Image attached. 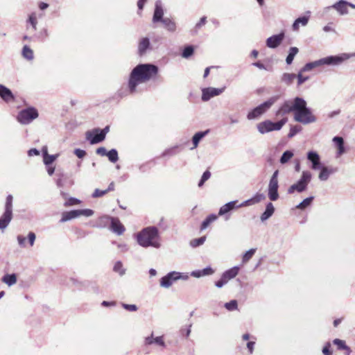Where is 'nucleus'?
Listing matches in <instances>:
<instances>
[{
	"label": "nucleus",
	"instance_id": "47",
	"mask_svg": "<svg viewBox=\"0 0 355 355\" xmlns=\"http://www.w3.org/2000/svg\"><path fill=\"white\" fill-rule=\"evenodd\" d=\"M193 51H194V49L192 46H187L184 49L182 53V56L184 58H188L191 55H193Z\"/></svg>",
	"mask_w": 355,
	"mask_h": 355
},
{
	"label": "nucleus",
	"instance_id": "21",
	"mask_svg": "<svg viewBox=\"0 0 355 355\" xmlns=\"http://www.w3.org/2000/svg\"><path fill=\"white\" fill-rule=\"evenodd\" d=\"M150 49V42L148 37H145L139 40L138 44V52L140 55L145 54L147 51Z\"/></svg>",
	"mask_w": 355,
	"mask_h": 355
},
{
	"label": "nucleus",
	"instance_id": "5",
	"mask_svg": "<svg viewBox=\"0 0 355 355\" xmlns=\"http://www.w3.org/2000/svg\"><path fill=\"white\" fill-rule=\"evenodd\" d=\"M311 173L309 171H304L302 173L301 178L300 180L295 183L292 184L288 189V193L292 194L295 191L298 193H302L306 190L308 184L311 180Z\"/></svg>",
	"mask_w": 355,
	"mask_h": 355
},
{
	"label": "nucleus",
	"instance_id": "39",
	"mask_svg": "<svg viewBox=\"0 0 355 355\" xmlns=\"http://www.w3.org/2000/svg\"><path fill=\"white\" fill-rule=\"evenodd\" d=\"M22 55L28 60H32L34 58L33 50L26 45L23 47Z\"/></svg>",
	"mask_w": 355,
	"mask_h": 355
},
{
	"label": "nucleus",
	"instance_id": "38",
	"mask_svg": "<svg viewBox=\"0 0 355 355\" xmlns=\"http://www.w3.org/2000/svg\"><path fill=\"white\" fill-rule=\"evenodd\" d=\"M298 49L297 47H291L289 49L288 55L286 57V62L288 64H291L298 53Z\"/></svg>",
	"mask_w": 355,
	"mask_h": 355
},
{
	"label": "nucleus",
	"instance_id": "29",
	"mask_svg": "<svg viewBox=\"0 0 355 355\" xmlns=\"http://www.w3.org/2000/svg\"><path fill=\"white\" fill-rule=\"evenodd\" d=\"M239 271V268L238 266H234V267L225 271L222 274L221 277L228 282L230 279L234 278L238 275Z\"/></svg>",
	"mask_w": 355,
	"mask_h": 355
},
{
	"label": "nucleus",
	"instance_id": "10",
	"mask_svg": "<svg viewBox=\"0 0 355 355\" xmlns=\"http://www.w3.org/2000/svg\"><path fill=\"white\" fill-rule=\"evenodd\" d=\"M225 88L207 87L202 89V101H208L211 98L217 96L222 94Z\"/></svg>",
	"mask_w": 355,
	"mask_h": 355
},
{
	"label": "nucleus",
	"instance_id": "59",
	"mask_svg": "<svg viewBox=\"0 0 355 355\" xmlns=\"http://www.w3.org/2000/svg\"><path fill=\"white\" fill-rule=\"evenodd\" d=\"M122 306L125 309L129 311H136L137 310V307L135 304H123Z\"/></svg>",
	"mask_w": 355,
	"mask_h": 355
},
{
	"label": "nucleus",
	"instance_id": "4",
	"mask_svg": "<svg viewBox=\"0 0 355 355\" xmlns=\"http://www.w3.org/2000/svg\"><path fill=\"white\" fill-rule=\"evenodd\" d=\"M351 55L347 53H342L338 55H330L318 60L306 63L300 70L303 72L310 71L314 68L322 66H338L344 61L350 58Z\"/></svg>",
	"mask_w": 355,
	"mask_h": 355
},
{
	"label": "nucleus",
	"instance_id": "16",
	"mask_svg": "<svg viewBox=\"0 0 355 355\" xmlns=\"http://www.w3.org/2000/svg\"><path fill=\"white\" fill-rule=\"evenodd\" d=\"M278 182L270 181L268 189V196L270 200L275 201L279 198Z\"/></svg>",
	"mask_w": 355,
	"mask_h": 355
},
{
	"label": "nucleus",
	"instance_id": "60",
	"mask_svg": "<svg viewBox=\"0 0 355 355\" xmlns=\"http://www.w3.org/2000/svg\"><path fill=\"white\" fill-rule=\"evenodd\" d=\"M74 154L78 157V158H83L85 156L86 152L81 149H76L74 150Z\"/></svg>",
	"mask_w": 355,
	"mask_h": 355
},
{
	"label": "nucleus",
	"instance_id": "34",
	"mask_svg": "<svg viewBox=\"0 0 355 355\" xmlns=\"http://www.w3.org/2000/svg\"><path fill=\"white\" fill-rule=\"evenodd\" d=\"M218 218V216L216 214H210L209 215L202 223L200 230H205L211 223L216 220Z\"/></svg>",
	"mask_w": 355,
	"mask_h": 355
},
{
	"label": "nucleus",
	"instance_id": "14",
	"mask_svg": "<svg viewBox=\"0 0 355 355\" xmlns=\"http://www.w3.org/2000/svg\"><path fill=\"white\" fill-rule=\"evenodd\" d=\"M284 38V33H281L277 35H274L266 40V46L268 48L275 49L283 41Z\"/></svg>",
	"mask_w": 355,
	"mask_h": 355
},
{
	"label": "nucleus",
	"instance_id": "61",
	"mask_svg": "<svg viewBox=\"0 0 355 355\" xmlns=\"http://www.w3.org/2000/svg\"><path fill=\"white\" fill-rule=\"evenodd\" d=\"M227 283V282L226 280H225L222 277L221 278L215 282V286L217 287V288H222L224 285H225Z\"/></svg>",
	"mask_w": 355,
	"mask_h": 355
},
{
	"label": "nucleus",
	"instance_id": "51",
	"mask_svg": "<svg viewBox=\"0 0 355 355\" xmlns=\"http://www.w3.org/2000/svg\"><path fill=\"white\" fill-rule=\"evenodd\" d=\"M301 131V127L299 125H294L292 126L290 129L289 133L288 135V137L289 138H291L294 137L297 133Z\"/></svg>",
	"mask_w": 355,
	"mask_h": 355
},
{
	"label": "nucleus",
	"instance_id": "54",
	"mask_svg": "<svg viewBox=\"0 0 355 355\" xmlns=\"http://www.w3.org/2000/svg\"><path fill=\"white\" fill-rule=\"evenodd\" d=\"M174 274L176 275H175L176 281H178L179 279L187 280L189 277L188 273H181L179 272L174 271Z\"/></svg>",
	"mask_w": 355,
	"mask_h": 355
},
{
	"label": "nucleus",
	"instance_id": "13",
	"mask_svg": "<svg viewBox=\"0 0 355 355\" xmlns=\"http://www.w3.org/2000/svg\"><path fill=\"white\" fill-rule=\"evenodd\" d=\"M164 8L162 5V2L160 1H157L155 5V10L153 17V22L157 23L162 22L165 17H164Z\"/></svg>",
	"mask_w": 355,
	"mask_h": 355
},
{
	"label": "nucleus",
	"instance_id": "37",
	"mask_svg": "<svg viewBox=\"0 0 355 355\" xmlns=\"http://www.w3.org/2000/svg\"><path fill=\"white\" fill-rule=\"evenodd\" d=\"M296 78V75L295 73H284L282 76V81L285 84L289 85L292 84L294 79Z\"/></svg>",
	"mask_w": 355,
	"mask_h": 355
},
{
	"label": "nucleus",
	"instance_id": "3",
	"mask_svg": "<svg viewBox=\"0 0 355 355\" xmlns=\"http://www.w3.org/2000/svg\"><path fill=\"white\" fill-rule=\"evenodd\" d=\"M135 236L138 244L144 248H159L161 246L158 230L155 227H146L138 232Z\"/></svg>",
	"mask_w": 355,
	"mask_h": 355
},
{
	"label": "nucleus",
	"instance_id": "62",
	"mask_svg": "<svg viewBox=\"0 0 355 355\" xmlns=\"http://www.w3.org/2000/svg\"><path fill=\"white\" fill-rule=\"evenodd\" d=\"M207 22V17H202L200 21L196 24V28H200L202 26H204Z\"/></svg>",
	"mask_w": 355,
	"mask_h": 355
},
{
	"label": "nucleus",
	"instance_id": "41",
	"mask_svg": "<svg viewBox=\"0 0 355 355\" xmlns=\"http://www.w3.org/2000/svg\"><path fill=\"white\" fill-rule=\"evenodd\" d=\"M107 156L109 160L112 163L116 162L119 159L118 152L116 149H112L108 151Z\"/></svg>",
	"mask_w": 355,
	"mask_h": 355
},
{
	"label": "nucleus",
	"instance_id": "6",
	"mask_svg": "<svg viewBox=\"0 0 355 355\" xmlns=\"http://www.w3.org/2000/svg\"><path fill=\"white\" fill-rule=\"evenodd\" d=\"M278 98L279 97L277 96H272L268 101L254 108L252 110L248 112L247 115L248 119L253 120L261 116L270 108V107L278 100Z\"/></svg>",
	"mask_w": 355,
	"mask_h": 355
},
{
	"label": "nucleus",
	"instance_id": "24",
	"mask_svg": "<svg viewBox=\"0 0 355 355\" xmlns=\"http://www.w3.org/2000/svg\"><path fill=\"white\" fill-rule=\"evenodd\" d=\"M12 211L6 210L0 218V230H3L9 225L12 220Z\"/></svg>",
	"mask_w": 355,
	"mask_h": 355
},
{
	"label": "nucleus",
	"instance_id": "40",
	"mask_svg": "<svg viewBox=\"0 0 355 355\" xmlns=\"http://www.w3.org/2000/svg\"><path fill=\"white\" fill-rule=\"evenodd\" d=\"M313 200V196L306 198L304 200H303L299 205H297L296 206V208L303 210L311 204Z\"/></svg>",
	"mask_w": 355,
	"mask_h": 355
},
{
	"label": "nucleus",
	"instance_id": "32",
	"mask_svg": "<svg viewBox=\"0 0 355 355\" xmlns=\"http://www.w3.org/2000/svg\"><path fill=\"white\" fill-rule=\"evenodd\" d=\"M209 132V130H205V131H203V132H196L193 138H192V142H193V146L191 148V149H194V148H196L198 146V144L199 142L200 141V140L204 137H205Z\"/></svg>",
	"mask_w": 355,
	"mask_h": 355
},
{
	"label": "nucleus",
	"instance_id": "48",
	"mask_svg": "<svg viewBox=\"0 0 355 355\" xmlns=\"http://www.w3.org/2000/svg\"><path fill=\"white\" fill-rule=\"evenodd\" d=\"M28 22L31 24L35 31L37 30V21L35 12H33L29 15Z\"/></svg>",
	"mask_w": 355,
	"mask_h": 355
},
{
	"label": "nucleus",
	"instance_id": "36",
	"mask_svg": "<svg viewBox=\"0 0 355 355\" xmlns=\"http://www.w3.org/2000/svg\"><path fill=\"white\" fill-rule=\"evenodd\" d=\"M333 343L338 347V349L346 350L347 352L346 355H349L351 353L350 348L345 344L344 340L336 338L333 340Z\"/></svg>",
	"mask_w": 355,
	"mask_h": 355
},
{
	"label": "nucleus",
	"instance_id": "25",
	"mask_svg": "<svg viewBox=\"0 0 355 355\" xmlns=\"http://www.w3.org/2000/svg\"><path fill=\"white\" fill-rule=\"evenodd\" d=\"M214 273V270L208 266L202 270H193L191 272V275L196 278H200L205 276H209Z\"/></svg>",
	"mask_w": 355,
	"mask_h": 355
},
{
	"label": "nucleus",
	"instance_id": "42",
	"mask_svg": "<svg viewBox=\"0 0 355 355\" xmlns=\"http://www.w3.org/2000/svg\"><path fill=\"white\" fill-rule=\"evenodd\" d=\"M206 240V236H202L198 239H193L190 241V245L193 248L198 247L202 245Z\"/></svg>",
	"mask_w": 355,
	"mask_h": 355
},
{
	"label": "nucleus",
	"instance_id": "30",
	"mask_svg": "<svg viewBox=\"0 0 355 355\" xmlns=\"http://www.w3.org/2000/svg\"><path fill=\"white\" fill-rule=\"evenodd\" d=\"M275 211V207L271 202H268L266 206V210L261 216V220L265 221L270 218Z\"/></svg>",
	"mask_w": 355,
	"mask_h": 355
},
{
	"label": "nucleus",
	"instance_id": "63",
	"mask_svg": "<svg viewBox=\"0 0 355 355\" xmlns=\"http://www.w3.org/2000/svg\"><path fill=\"white\" fill-rule=\"evenodd\" d=\"M96 153L101 156H107V152L104 147H100L96 149Z\"/></svg>",
	"mask_w": 355,
	"mask_h": 355
},
{
	"label": "nucleus",
	"instance_id": "58",
	"mask_svg": "<svg viewBox=\"0 0 355 355\" xmlns=\"http://www.w3.org/2000/svg\"><path fill=\"white\" fill-rule=\"evenodd\" d=\"M331 344L330 343H327L324 347L322 349V353L324 355H331V352L330 350Z\"/></svg>",
	"mask_w": 355,
	"mask_h": 355
},
{
	"label": "nucleus",
	"instance_id": "56",
	"mask_svg": "<svg viewBox=\"0 0 355 355\" xmlns=\"http://www.w3.org/2000/svg\"><path fill=\"white\" fill-rule=\"evenodd\" d=\"M107 193V190H100L98 189H95L92 194L93 198H99Z\"/></svg>",
	"mask_w": 355,
	"mask_h": 355
},
{
	"label": "nucleus",
	"instance_id": "2",
	"mask_svg": "<svg viewBox=\"0 0 355 355\" xmlns=\"http://www.w3.org/2000/svg\"><path fill=\"white\" fill-rule=\"evenodd\" d=\"M158 70V67L153 64H139L137 65L132 70L130 75L128 81L130 92L131 94L135 93L138 85L146 83L156 76Z\"/></svg>",
	"mask_w": 355,
	"mask_h": 355
},
{
	"label": "nucleus",
	"instance_id": "23",
	"mask_svg": "<svg viewBox=\"0 0 355 355\" xmlns=\"http://www.w3.org/2000/svg\"><path fill=\"white\" fill-rule=\"evenodd\" d=\"M347 1L340 0L334 3L331 7L334 8L340 15H345L348 14Z\"/></svg>",
	"mask_w": 355,
	"mask_h": 355
},
{
	"label": "nucleus",
	"instance_id": "1",
	"mask_svg": "<svg viewBox=\"0 0 355 355\" xmlns=\"http://www.w3.org/2000/svg\"><path fill=\"white\" fill-rule=\"evenodd\" d=\"M293 112L294 120L297 122L306 125L316 121L310 108L307 107L306 101L301 97H295L284 101L276 112V116H284Z\"/></svg>",
	"mask_w": 355,
	"mask_h": 355
},
{
	"label": "nucleus",
	"instance_id": "49",
	"mask_svg": "<svg viewBox=\"0 0 355 355\" xmlns=\"http://www.w3.org/2000/svg\"><path fill=\"white\" fill-rule=\"evenodd\" d=\"M304 72L300 70L297 75H296V78L297 79V85L300 86L302 85L304 82L309 80V76H304L302 75Z\"/></svg>",
	"mask_w": 355,
	"mask_h": 355
},
{
	"label": "nucleus",
	"instance_id": "17",
	"mask_svg": "<svg viewBox=\"0 0 355 355\" xmlns=\"http://www.w3.org/2000/svg\"><path fill=\"white\" fill-rule=\"evenodd\" d=\"M266 198V196L263 193H256L252 198L243 201L240 205H238L237 207L240 208L242 207L250 206L263 200Z\"/></svg>",
	"mask_w": 355,
	"mask_h": 355
},
{
	"label": "nucleus",
	"instance_id": "43",
	"mask_svg": "<svg viewBox=\"0 0 355 355\" xmlns=\"http://www.w3.org/2000/svg\"><path fill=\"white\" fill-rule=\"evenodd\" d=\"M293 156V153L291 150L285 151L280 158L281 164H286L288 162L290 159H291Z\"/></svg>",
	"mask_w": 355,
	"mask_h": 355
},
{
	"label": "nucleus",
	"instance_id": "11",
	"mask_svg": "<svg viewBox=\"0 0 355 355\" xmlns=\"http://www.w3.org/2000/svg\"><path fill=\"white\" fill-rule=\"evenodd\" d=\"M237 202H238L237 200H234V201L229 202L225 204L224 205H223L218 211V216H224L225 220H229L230 218V215L229 214V212H230L232 210H233L235 208H238L237 207L238 205H236Z\"/></svg>",
	"mask_w": 355,
	"mask_h": 355
},
{
	"label": "nucleus",
	"instance_id": "45",
	"mask_svg": "<svg viewBox=\"0 0 355 355\" xmlns=\"http://www.w3.org/2000/svg\"><path fill=\"white\" fill-rule=\"evenodd\" d=\"M59 157V154L55 155H49L46 157H44L43 159L44 164L46 166H49L58 157Z\"/></svg>",
	"mask_w": 355,
	"mask_h": 355
},
{
	"label": "nucleus",
	"instance_id": "27",
	"mask_svg": "<svg viewBox=\"0 0 355 355\" xmlns=\"http://www.w3.org/2000/svg\"><path fill=\"white\" fill-rule=\"evenodd\" d=\"M161 23H162L164 28L168 32L174 33L177 29L175 21L169 17H165Z\"/></svg>",
	"mask_w": 355,
	"mask_h": 355
},
{
	"label": "nucleus",
	"instance_id": "33",
	"mask_svg": "<svg viewBox=\"0 0 355 355\" xmlns=\"http://www.w3.org/2000/svg\"><path fill=\"white\" fill-rule=\"evenodd\" d=\"M309 16H302L295 19L293 24V31H298L300 25L305 26L309 21Z\"/></svg>",
	"mask_w": 355,
	"mask_h": 355
},
{
	"label": "nucleus",
	"instance_id": "7",
	"mask_svg": "<svg viewBox=\"0 0 355 355\" xmlns=\"http://www.w3.org/2000/svg\"><path fill=\"white\" fill-rule=\"evenodd\" d=\"M287 122V119L284 118L277 122H272L270 120H266L257 124V130L259 133L263 135L274 130H279Z\"/></svg>",
	"mask_w": 355,
	"mask_h": 355
},
{
	"label": "nucleus",
	"instance_id": "8",
	"mask_svg": "<svg viewBox=\"0 0 355 355\" xmlns=\"http://www.w3.org/2000/svg\"><path fill=\"white\" fill-rule=\"evenodd\" d=\"M38 117L37 110L33 107L21 110L17 115V121L24 125L29 124Z\"/></svg>",
	"mask_w": 355,
	"mask_h": 355
},
{
	"label": "nucleus",
	"instance_id": "53",
	"mask_svg": "<svg viewBox=\"0 0 355 355\" xmlns=\"http://www.w3.org/2000/svg\"><path fill=\"white\" fill-rule=\"evenodd\" d=\"M79 216H85L87 217L92 216L94 214V211L89 209H78Z\"/></svg>",
	"mask_w": 355,
	"mask_h": 355
},
{
	"label": "nucleus",
	"instance_id": "22",
	"mask_svg": "<svg viewBox=\"0 0 355 355\" xmlns=\"http://www.w3.org/2000/svg\"><path fill=\"white\" fill-rule=\"evenodd\" d=\"M0 97L7 103L12 101L15 99L11 90L1 84H0Z\"/></svg>",
	"mask_w": 355,
	"mask_h": 355
},
{
	"label": "nucleus",
	"instance_id": "64",
	"mask_svg": "<svg viewBox=\"0 0 355 355\" xmlns=\"http://www.w3.org/2000/svg\"><path fill=\"white\" fill-rule=\"evenodd\" d=\"M117 247L121 252H125L128 250V246L125 243H119L117 245Z\"/></svg>",
	"mask_w": 355,
	"mask_h": 355
},
{
	"label": "nucleus",
	"instance_id": "57",
	"mask_svg": "<svg viewBox=\"0 0 355 355\" xmlns=\"http://www.w3.org/2000/svg\"><path fill=\"white\" fill-rule=\"evenodd\" d=\"M230 124H236L239 122V116L235 114H230L228 116Z\"/></svg>",
	"mask_w": 355,
	"mask_h": 355
},
{
	"label": "nucleus",
	"instance_id": "28",
	"mask_svg": "<svg viewBox=\"0 0 355 355\" xmlns=\"http://www.w3.org/2000/svg\"><path fill=\"white\" fill-rule=\"evenodd\" d=\"M153 343L162 347L165 346V343L164 341L163 337L158 336L156 338H153V334L152 333L150 336L146 337L145 338V345H150Z\"/></svg>",
	"mask_w": 355,
	"mask_h": 355
},
{
	"label": "nucleus",
	"instance_id": "35",
	"mask_svg": "<svg viewBox=\"0 0 355 355\" xmlns=\"http://www.w3.org/2000/svg\"><path fill=\"white\" fill-rule=\"evenodd\" d=\"M2 282L7 284L8 286H11L16 284L17 276L15 274H8L3 277Z\"/></svg>",
	"mask_w": 355,
	"mask_h": 355
},
{
	"label": "nucleus",
	"instance_id": "12",
	"mask_svg": "<svg viewBox=\"0 0 355 355\" xmlns=\"http://www.w3.org/2000/svg\"><path fill=\"white\" fill-rule=\"evenodd\" d=\"M27 239H28V242L30 246L31 247L33 246L35 239H36L35 234L33 232H30L28 234ZM17 240L18 245L21 248H26V237H25L23 235L19 234L17 236Z\"/></svg>",
	"mask_w": 355,
	"mask_h": 355
},
{
	"label": "nucleus",
	"instance_id": "50",
	"mask_svg": "<svg viewBox=\"0 0 355 355\" xmlns=\"http://www.w3.org/2000/svg\"><path fill=\"white\" fill-rule=\"evenodd\" d=\"M225 307L228 311H234L237 309V302L235 300H231L229 302L225 304Z\"/></svg>",
	"mask_w": 355,
	"mask_h": 355
},
{
	"label": "nucleus",
	"instance_id": "26",
	"mask_svg": "<svg viewBox=\"0 0 355 355\" xmlns=\"http://www.w3.org/2000/svg\"><path fill=\"white\" fill-rule=\"evenodd\" d=\"M333 141L336 146L337 148V156H340L341 155L345 153V149L344 146V140L341 137H334L333 138Z\"/></svg>",
	"mask_w": 355,
	"mask_h": 355
},
{
	"label": "nucleus",
	"instance_id": "19",
	"mask_svg": "<svg viewBox=\"0 0 355 355\" xmlns=\"http://www.w3.org/2000/svg\"><path fill=\"white\" fill-rule=\"evenodd\" d=\"M174 271L168 272L160 279V286L168 288L176 281Z\"/></svg>",
	"mask_w": 355,
	"mask_h": 355
},
{
	"label": "nucleus",
	"instance_id": "18",
	"mask_svg": "<svg viewBox=\"0 0 355 355\" xmlns=\"http://www.w3.org/2000/svg\"><path fill=\"white\" fill-rule=\"evenodd\" d=\"M307 159L311 162V168L317 170L320 168V157L315 151H309L307 153Z\"/></svg>",
	"mask_w": 355,
	"mask_h": 355
},
{
	"label": "nucleus",
	"instance_id": "44",
	"mask_svg": "<svg viewBox=\"0 0 355 355\" xmlns=\"http://www.w3.org/2000/svg\"><path fill=\"white\" fill-rule=\"evenodd\" d=\"M114 271L119 273L121 276L125 274V270L123 267V264L121 261H117L114 266Z\"/></svg>",
	"mask_w": 355,
	"mask_h": 355
},
{
	"label": "nucleus",
	"instance_id": "52",
	"mask_svg": "<svg viewBox=\"0 0 355 355\" xmlns=\"http://www.w3.org/2000/svg\"><path fill=\"white\" fill-rule=\"evenodd\" d=\"M5 209L12 211V196L11 195L8 196L6 198Z\"/></svg>",
	"mask_w": 355,
	"mask_h": 355
},
{
	"label": "nucleus",
	"instance_id": "46",
	"mask_svg": "<svg viewBox=\"0 0 355 355\" xmlns=\"http://www.w3.org/2000/svg\"><path fill=\"white\" fill-rule=\"evenodd\" d=\"M256 252V249L252 248L248 250L243 256V262L246 263L248 262L254 254Z\"/></svg>",
	"mask_w": 355,
	"mask_h": 355
},
{
	"label": "nucleus",
	"instance_id": "55",
	"mask_svg": "<svg viewBox=\"0 0 355 355\" xmlns=\"http://www.w3.org/2000/svg\"><path fill=\"white\" fill-rule=\"evenodd\" d=\"M80 202V201L75 198H70L65 203V207L72 206L75 205H78Z\"/></svg>",
	"mask_w": 355,
	"mask_h": 355
},
{
	"label": "nucleus",
	"instance_id": "9",
	"mask_svg": "<svg viewBox=\"0 0 355 355\" xmlns=\"http://www.w3.org/2000/svg\"><path fill=\"white\" fill-rule=\"evenodd\" d=\"M85 137L92 145L98 144L105 139L103 135L101 133L100 128H94L92 130L87 131Z\"/></svg>",
	"mask_w": 355,
	"mask_h": 355
},
{
	"label": "nucleus",
	"instance_id": "31",
	"mask_svg": "<svg viewBox=\"0 0 355 355\" xmlns=\"http://www.w3.org/2000/svg\"><path fill=\"white\" fill-rule=\"evenodd\" d=\"M79 217L78 210H72L70 211H65L62 213V218L60 219L61 223L70 220L71 219Z\"/></svg>",
	"mask_w": 355,
	"mask_h": 355
},
{
	"label": "nucleus",
	"instance_id": "15",
	"mask_svg": "<svg viewBox=\"0 0 355 355\" xmlns=\"http://www.w3.org/2000/svg\"><path fill=\"white\" fill-rule=\"evenodd\" d=\"M318 178L321 181H327L329 176L338 171V168L332 166H320Z\"/></svg>",
	"mask_w": 355,
	"mask_h": 355
},
{
	"label": "nucleus",
	"instance_id": "20",
	"mask_svg": "<svg viewBox=\"0 0 355 355\" xmlns=\"http://www.w3.org/2000/svg\"><path fill=\"white\" fill-rule=\"evenodd\" d=\"M111 219V230L113 232L116 233L118 235H121L125 232V227L121 224L119 218H110Z\"/></svg>",
	"mask_w": 355,
	"mask_h": 355
}]
</instances>
